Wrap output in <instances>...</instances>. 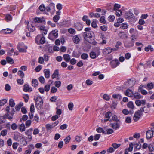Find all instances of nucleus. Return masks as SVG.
<instances>
[{
    "mask_svg": "<svg viewBox=\"0 0 154 154\" xmlns=\"http://www.w3.org/2000/svg\"><path fill=\"white\" fill-rule=\"evenodd\" d=\"M145 108V107H141L139 110L135 112L133 118V120L135 122L137 121L140 119L141 117V116L142 115L143 112L146 113L148 112L147 110H144V109Z\"/></svg>",
    "mask_w": 154,
    "mask_h": 154,
    "instance_id": "f257e3e1",
    "label": "nucleus"
},
{
    "mask_svg": "<svg viewBox=\"0 0 154 154\" xmlns=\"http://www.w3.org/2000/svg\"><path fill=\"white\" fill-rule=\"evenodd\" d=\"M33 23L36 26L39 27L41 25V23L44 22L45 21V18L42 17H36L33 19Z\"/></svg>",
    "mask_w": 154,
    "mask_h": 154,
    "instance_id": "f03ea898",
    "label": "nucleus"
},
{
    "mask_svg": "<svg viewBox=\"0 0 154 154\" xmlns=\"http://www.w3.org/2000/svg\"><path fill=\"white\" fill-rule=\"evenodd\" d=\"M35 42L38 45L43 44L45 42V38L42 35H38L35 38Z\"/></svg>",
    "mask_w": 154,
    "mask_h": 154,
    "instance_id": "7ed1b4c3",
    "label": "nucleus"
},
{
    "mask_svg": "<svg viewBox=\"0 0 154 154\" xmlns=\"http://www.w3.org/2000/svg\"><path fill=\"white\" fill-rule=\"evenodd\" d=\"M58 32L57 29L52 30L49 34L48 38L52 40H54L58 37Z\"/></svg>",
    "mask_w": 154,
    "mask_h": 154,
    "instance_id": "20e7f679",
    "label": "nucleus"
},
{
    "mask_svg": "<svg viewBox=\"0 0 154 154\" xmlns=\"http://www.w3.org/2000/svg\"><path fill=\"white\" fill-rule=\"evenodd\" d=\"M35 101L36 107L37 109H40L43 104L42 98L40 96H38L35 100Z\"/></svg>",
    "mask_w": 154,
    "mask_h": 154,
    "instance_id": "39448f33",
    "label": "nucleus"
},
{
    "mask_svg": "<svg viewBox=\"0 0 154 154\" xmlns=\"http://www.w3.org/2000/svg\"><path fill=\"white\" fill-rule=\"evenodd\" d=\"M134 37V36H131V40L130 41H126L124 43V46L126 48H131L134 46V42L136 38H132Z\"/></svg>",
    "mask_w": 154,
    "mask_h": 154,
    "instance_id": "423d86ee",
    "label": "nucleus"
},
{
    "mask_svg": "<svg viewBox=\"0 0 154 154\" xmlns=\"http://www.w3.org/2000/svg\"><path fill=\"white\" fill-rule=\"evenodd\" d=\"M17 48L20 52H26L27 47L25 46L23 42L19 43Z\"/></svg>",
    "mask_w": 154,
    "mask_h": 154,
    "instance_id": "0eeeda50",
    "label": "nucleus"
},
{
    "mask_svg": "<svg viewBox=\"0 0 154 154\" xmlns=\"http://www.w3.org/2000/svg\"><path fill=\"white\" fill-rule=\"evenodd\" d=\"M84 38L86 41H89V39H91L94 33L93 32H84L83 33Z\"/></svg>",
    "mask_w": 154,
    "mask_h": 154,
    "instance_id": "6e6552de",
    "label": "nucleus"
},
{
    "mask_svg": "<svg viewBox=\"0 0 154 154\" xmlns=\"http://www.w3.org/2000/svg\"><path fill=\"white\" fill-rule=\"evenodd\" d=\"M89 54L90 57L91 59H94L100 54V52L99 51H97L95 52L91 51L90 52Z\"/></svg>",
    "mask_w": 154,
    "mask_h": 154,
    "instance_id": "1a4fd4ad",
    "label": "nucleus"
},
{
    "mask_svg": "<svg viewBox=\"0 0 154 154\" xmlns=\"http://www.w3.org/2000/svg\"><path fill=\"white\" fill-rule=\"evenodd\" d=\"M134 85V82L133 80L129 79L128 82H125L124 86V87H125L126 88H130L133 86Z\"/></svg>",
    "mask_w": 154,
    "mask_h": 154,
    "instance_id": "9d476101",
    "label": "nucleus"
},
{
    "mask_svg": "<svg viewBox=\"0 0 154 154\" xmlns=\"http://www.w3.org/2000/svg\"><path fill=\"white\" fill-rule=\"evenodd\" d=\"M120 64L118 59H116L111 61L110 64L112 68H114Z\"/></svg>",
    "mask_w": 154,
    "mask_h": 154,
    "instance_id": "9b49d317",
    "label": "nucleus"
},
{
    "mask_svg": "<svg viewBox=\"0 0 154 154\" xmlns=\"http://www.w3.org/2000/svg\"><path fill=\"white\" fill-rule=\"evenodd\" d=\"M112 116V114L111 112L108 111L105 113V117L107 118L106 119H101L102 122H105L107 121H109L111 116Z\"/></svg>",
    "mask_w": 154,
    "mask_h": 154,
    "instance_id": "f8f14e48",
    "label": "nucleus"
},
{
    "mask_svg": "<svg viewBox=\"0 0 154 154\" xmlns=\"http://www.w3.org/2000/svg\"><path fill=\"white\" fill-rule=\"evenodd\" d=\"M45 10L48 12H49L51 10H54L55 9V4L53 3H50L48 6L45 7Z\"/></svg>",
    "mask_w": 154,
    "mask_h": 154,
    "instance_id": "ddd939ff",
    "label": "nucleus"
},
{
    "mask_svg": "<svg viewBox=\"0 0 154 154\" xmlns=\"http://www.w3.org/2000/svg\"><path fill=\"white\" fill-rule=\"evenodd\" d=\"M120 122H117L114 123H111L110 124V127H112L113 129L117 130L120 127Z\"/></svg>",
    "mask_w": 154,
    "mask_h": 154,
    "instance_id": "4468645a",
    "label": "nucleus"
},
{
    "mask_svg": "<svg viewBox=\"0 0 154 154\" xmlns=\"http://www.w3.org/2000/svg\"><path fill=\"white\" fill-rule=\"evenodd\" d=\"M33 131V129L31 128L27 130L25 132L26 135L27 136V137L30 140L32 139V133Z\"/></svg>",
    "mask_w": 154,
    "mask_h": 154,
    "instance_id": "2eb2a0df",
    "label": "nucleus"
},
{
    "mask_svg": "<svg viewBox=\"0 0 154 154\" xmlns=\"http://www.w3.org/2000/svg\"><path fill=\"white\" fill-rule=\"evenodd\" d=\"M125 16L126 19L129 20L131 19L134 17L133 13L130 11L126 12Z\"/></svg>",
    "mask_w": 154,
    "mask_h": 154,
    "instance_id": "dca6fc26",
    "label": "nucleus"
},
{
    "mask_svg": "<svg viewBox=\"0 0 154 154\" xmlns=\"http://www.w3.org/2000/svg\"><path fill=\"white\" fill-rule=\"evenodd\" d=\"M23 90L25 92H30L32 91V89L28 85L25 84L23 85Z\"/></svg>",
    "mask_w": 154,
    "mask_h": 154,
    "instance_id": "f3484780",
    "label": "nucleus"
},
{
    "mask_svg": "<svg viewBox=\"0 0 154 154\" xmlns=\"http://www.w3.org/2000/svg\"><path fill=\"white\" fill-rule=\"evenodd\" d=\"M133 93L132 90L127 89L125 92V94L128 97H131L133 96Z\"/></svg>",
    "mask_w": 154,
    "mask_h": 154,
    "instance_id": "a211bd4d",
    "label": "nucleus"
},
{
    "mask_svg": "<svg viewBox=\"0 0 154 154\" xmlns=\"http://www.w3.org/2000/svg\"><path fill=\"white\" fill-rule=\"evenodd\" d=\"M10 109V107L9 106H7L5 109L6 111L7 112L6 114V116L8 117V118L9 119H11L13 118V115L12 114L11 116H9V114H10V112H9Z\"/></svg>",
    "mask_w": 154,
    "mask_h": 154,
    "instance_id": "6ab92c4d",
    "label": "nucleus"
},
{
    "mask_svg": "<svg viewBox=\"0 0 154 154\" xmlns=\"http://www.w3.org/2000/svg\"><path fill=\"white\" fill-rule=\"evenodd\" d=\"M72 40L75 44H78L79 43L80 39L78 35H74L72 38Z\"/></svg>",
    "mask_w": 154,
    "mask_h": 154,
    "instance_id": "aec40b11",
    "label": "nucleus"
},
{
    "mask_svg": "<svg viewBox=\"0 0 154 154\" xmlns=\"http://www.w3.org/2000/svg\"><path fill=\"white\" fill-rule=\"evenodd\" d=\"M153 135V133L151 130H148L146 133V138L147 139H149L151 138Z\"/></svg>",
    "mask_w": 154,
    "mask_h": 154,
    "instance_id": "412c9836",
    "label": "nucleus"
},
{
    "mask_svg": "<svg viewBox=\"0 0 154 154\" xmlns=\"http://www.w3.org/2000/svg\"><path fill=\"white\" fill-rule=\"evenodd\" d=\"M118 35L120 38L124 39H126L128 37L127 35L125 33L122 32L119 33Z\"/></svg>",
    "mask_w": 154,
    "mask_h": 154,
    "instance_id": "4be33fe9",
    "label": "nucleus"
},
{
    "mask_svg": "<svg viewBox=\"0 0 154 154\" xmlns=\"http://www.w3.org/2000/svg\"><path fill=\"white\" fill-rule=\"evenodd\" d=\"M75 28L78 31H80L82 29V26L80 23H77L74 25Z\"/></svg>",
    "mask_w": 154,
    "mask_h": 154,
    "instance_id": "5701e85b",
    "label": "nucleus"
},
{
    "mask_svg": "<svg viewBox=\"0 0 154 154\" xmlns=\"http://www.w3.org/2000/svg\"><path fill=\"white\" fill-rule=\"evenodd\" d=\"M45 76V78H48L50 77V71L49 69H45L44 70Z\"/></svg>",
    "mask_w": 154,
    "mask_h": 154,
    "instance_id": "b1692460",
    "label": "nucleus"
},
{
    "mask_svg": "<svg viewBox=\"0 0 154 154\" xmlns=\"http://www.w3.org/2000/svg\"><path fill=\"white\" fill-rule=\"evenodd\" d=\"M130 146L128 148H126L125 150V152L124 154H129L128 152L132 151L133 149V145H129Z\"/></svg>",
    "mask_w": 154,
    "mask_h": 154,
    "instance_id": "393cba45",
    "label": "nucleus"
},
{
    "mask_svg": "<svg viewBox=\"0 0 154 154\" xmlns=\"http://www.w3.org/2000/svg\"><path fill=\"white\" fill-rule=\"evenodd\" d=\"M7 118H8V117L6 116V114L5 115L0 116V124L5 122V120Z\"/></svg>",
    "mask_w": 154,
    "mask_h": 154,
    "instance_id": "a878e982",
    "label": "nucleus"
},
{
    "mask_svg": "<svg viewBox=\"0 0 154 154\" xmlns=\"http://www.w3.org/2000/svg\"><path fill=\"white\" fill-rule=\"evenodd\" d=\"M144 87L146 88L148 90H149L152 89L154 87V84L152 83H149L147 85L146 87Z\"/></svg>",
    "mask_w": 154,
    "mask_h": 154,
    "instance_id": "bb28decb",
    "label": "nucleus"
},
{
    "mask_svg": "<svg viewBox=\"0 0 154 154\" xmlns=\"http://www.w3.org/2000/svg\"><path fill=\"white\" fill-rule=\"evenodd\" d=\"M32 86L34 87H36L38 85V82L37 80L33 79L32 81Z\"/></svg>",
    "mask_w": 154,
    "mask_h": 154,
    "instance_id": "cd10ccee",
    "label": "nucleus"
},
{
    "mask_svg": "<svg viewBox=\"0 0 154 154\" xmlns=\"http://www.w3.org/2000/svg\"><path fill=\"white\" fill-rule=\"evenodd\" d=\"M27 28L29 31L31 32H33L35 30V27L33 26L32 24H31L30 26L28 24L27 26Z\"/></svg>",
    "mask_w": 154,
    "mask_h": 154,
    "instance_id": "c85d7f7f",
    "label": "nucleus"
},
{
    "mask_svg": "<svg viewBox=\"0 0 154 154\" xmlns=\"http://www.w3.org/2000/svg\"><path fill=\"white\" fill-rule=\"evenodd\" d=\"M6 60L7 62L10 64H12L14 63V60L9 57H7L6 58Z\"/></svg>",
    "mask_w": 154,
    "mask_h": 154,
    "instance_id": "c756f323",
    "label": "nucleus"
},
{
    "mask_svg": "<svg viewBox=\"0 0 154 154\" xmlns=\"http://www.w3.org/2000/svg\"><path fill=\"white\" fill-rule=\"evenodd\" d=\"M127 106L129 108L133 109L134 108V104L132 101H130L127 104Z\"/></svg>",
    "mask_w": 154,
    "mask_h": 154,
    "instance_id": "7c9ffc66",
    "label": "nucleus"
},
{
    "mask_svg": "<svg viewBox=\"0 0 154 154\" xmlns=\"http://www.w3.org/2000/svg\"><path fill=\"white\" fill-rule=\"evenodd\" d=\"M112 97L117 100H120L122 98V97L120 94H113Z\"/></svg>",
    "mask_w": 154,
    "mask_h": 154,
    "instance_id": "2f4dec72",
    "label": "nucleus"
},
{
    "mask_svg": "<svg viewBox=\"0 0 154 154\" xmlns=\"http://www.w3.org/2000/svg\"><path fill=\"white\" fill-rule=\"evenodd\" d=\"M63 58L65 60L66 62H68L69 61L70 58V56L68 54H65L63 55Z\"/></svg>",
    "mask_w": 154,
    "mask_h": 154,
    "instance_id": "473e14b6",
    "label": "nucleus"
},
{
    "mask_svg": "<svg viewBox=\"0 0 154 154\" xmlns=\"http://www.w3.org/2000/svg\"><path fill=\"white\" fill-rule=\"evenodd\" d=\"M59 75L58 70L57 69L55 70L54 72L52 75V79H54L57 77Z\"/></svg>",
    "mask_w": 154,
    "mask_h": 154,
    "instance_id": "72a5a7b5",
    "label": "nucleus"
},
{
    "mask_svg": "<svg viewBox=\"0 0 154 154\" xmlns=\"http://www.w3.org/2000/svg\"><path fill=\"white\" fill-rule=\"evenodd\" d=\"M23 105V103L21 102L18 105H17L15 107L16 110L17 111H19Z\"/></svg>",
    "mask_w": 154,
    "mask_h": 154,
    "instance_id": "f704fd0d",
    "label": "nucleus"
},
{
    "mask_svg": "<svg viewBox=\"0 0 154 154\" xmlns=\"http://www.w3.org/2000/svg\"><path fill=\"white\" fill-rule=\"evenodd\" d=\"M122 112L123 114H124L125 115H127L129 113H130V114L133 113V111H128V109H124L122 110Z\"/></svg>",
    "mask_w": 154,
    "mask_h": 154,
    "instance_id": "c9c22d12",
    "label": "nucleus"
},
{
    "mask_svg": "<svg viewBox=\"0 0 154 154\" xmlns=\"http://www.w3.org/2000/svg\"><path fill=\"white\" fill-rule=\"evenodd\" d=\"M55 127V125H52V124H48L46 125V128L48 130H51Z\"/></svg>",
    "mask_w": 154,
    "mask_h": 154,
    "instance_id": "e433bc0d",
    "label": "nucleus"
},
{
    "mask_svg": "<svg viewBox=\"0 0 154 154\" xmlns=\"http://www.w3.org/2000/svg\"><path fill=\"white\" fill-rule=\"evenodd\" d=\"M104 52H106V54H109L112 52L111 48L110 47H107V48L104 49Z\"/></svg>",
    "mask_w": 154,
    "mask_h": 154,
    "instance_id": "4c0bfd02",
    "label": "nucleus"
},
{
    "mask_svg": "<svg viewBox=\"0 0 154 154\" xmlns=\"http://www.w3.org/2000/svg\"><path fill=\"white\" fill-rule=\"evenodd\" d=\"M9 105L11 107H14L15 105L14 100L12 99H11L9 101Z\"/></svg>",
    "mask_w": 154,
    "mask_h": 154,
    "instance_id": "58836bf2",
    "label": "nucleus"
},
{
    "mask_svg": "<svg viewBox=\"0 0 154 154\" xmlns=\"http://www.w3.org/2000/svg\"><path fill=\"white\" fill-rule=\"evenodd\" d=\"M97 20L96 19L93 20V21L91 23V26L94 28H96L97 27Z\"/></svg>",
    "mask_w": 154,
    "mask_h": 154,
    "instance_id": "ea45409f",
    "label": "nucleus"
},
{
    "mask_svg": "<svg viewBox=\"0 0 154 154\" xmlns=\"http://www.w3.org/2000/svg\"><path fill=\"white\" fill-rule=\"evenodd\" d=\"M88 57V55L86 53H84L81 55V58L83 60H86Z\"/></svg>",
    "mask_w": 154,
    "mask_h": 154,
    "instance_id": "a19ab883",
    "label": "nucleus"
},
{
    "mask_svg": "<svg viewBox=\"0 0 154 154\" xmlns=\"http://www.w3.org/2000/svg\"><path fill=\"white\" fill-rule=\"evenodd\" d=\"M75 141H76L78 143L80 142L82 140V137L79 136H76L75 138Z\"/></svg>",
    "mask_w": 154,
    "mask_h": 154,
    "instance_id": "79ce46f5",
    "label": "nucleus"
},
{
    "mask_svg": "<svg viewBox=\"0 0 154 154\" xmlns=\"http://www.w3.org/2000/svg\"><path fill=\"white\" fill-rule=\"evenodd\" d=\"M127 24L125 23H122L120 27V28L122 29H127Z\"/></svg>",
    "mask_w": 154,
    "mask_h": 154,
    "instance_id": "37998d69",
    "label": "nucleus"
},
{
    "mask_svg": "<svg viewBox=\"0 0 154 154\" xmlns=\"http://www.w3.org/2000/svg\"><path fill=\"white\" fill-rule=\"evenodd\" d=\"M120 5L119 4H115L114 6V10L115 11L119 10V9L120 8Z\"/></svg>",
    "mask_w": 154,
    "mask_h": 154,
    "instance_id": "c03bdc74",
    "label": "nucleus"
},
{
    "mask_svg": "<svg viewBox=\"0 0 154 154\" xmlns=\"http://www.w3.org/2000/svg\"><path fill=\"white\" fill-rule=\"evenodd\" d=\"M71 139L69 135L66 137L64 139V141L66 144H68L69 143V141Z\"/></svg>",
    "mask_w": 154,
    "mask_h": 154,
    "instance_id": "a18cd8bd",
    "label": "nucleus"
},
{
    "mask_svg": "<svg viewBox=\"0 0 154 154\" xmlns=\"http://www.w3.org/2000/svg\"><path fill=\"white\" fill-rule=\"evenodd\" d=\"M19 129L21 131H25V128L24 124L23 123L21 124L20 126Z\"/></svg>",
    "mask_w": 154,
    "mask_h": 154,
    "instance_id": "49530a36",
    "label": "nucleus"
},
{
    "mask_svg": "<svg viewBox=\"0 0 154 154\" xmlns=\"http://www.w3.org/2000/svg\"><path fill=\"white\" fill-rule=\"evenodd\" d=\"M61 83L60 81H56L54 82V85L55 86L59 88L61 85Z\"/></svg>",
    "mask_w": 154,
    "mask_h": 154,
    "instance_id": "de8ad7c7",
    "label": "nucleus"
},
{
    "mask_svg": "<svg viewBox=\"0 0 154 154\" xmlns=\"http://www.w3.org/2000/svg\"><path fill=\"white\" fill-rule=\"evenodd\" d=\"M18 75L21 78H23L24 76V74L22 70H19L18 72Z\"/></svg>",
    "mask_w": 154,
    "mask_h": 154,
    "instance_id": "09e8293b",
    "label": "nucleus"
},
{
    "mask_svg": "<svg viewBox=\"0 0 154 154\" xmlns=\"http://www.w3.org/2000/svg\"><path fill=\"white\" fill-rule=\"evenodd\" d=\"M7 102V100L6 99H3L0 100V106H3Z\"/></svg>",
    "mask_w": 154,
    "mask_h": 154,
    "instance_id": "8fccbe9b",
    "label": "nucleus"
},
{
    "mask_svg": "<svg viewBox=\"0 0 154 154\" xmlns=\"http://www.w3.org/2000/svg\"><path fill=\"white\" fill-rule=\"evenodd\" d=\"M133 96H134V98L137 99L141 98V95L138 93L135 94H133Z\"/></svg>",
    "mask_w": 154,
    "mask_h": 154,
    "instance_id": "3c124183",
    "label": "nucleus"
},
{
    "mask_svg": "<svg viewBox=\"0 0 154 154\" xmlns=\"http://www.w3.org/2000/svg\"><path fill=\"white\" fill-rule=\"evenodd\" d=\"M96 131L98 133H100L101 132L105 133L104 130L101 128L99 127L96 129Z\"/></svg>",
    "mask_w": 154,
    "mask_h": 154,
    "instance_id": "603ef678",
    "label": "nucleus"
},
{
    "mask_svg": "<svg viewBox=\"0 0 154 154\" xmlns=\"http://www.w3.org/2000/svg\"><path fill=\"white\" fill-rule=\"evenodd\" d=\"M86 84L87 85H92L93 82L92 81L90 80V79H87L86 81Z\"/></svg>",
    "mask_w": 154,
    "mask_h": 154,
    "instance_id": "864d4df0",
    "label": "nucleus"
},
{
    "mask_svg": "<svg viewBox=\"0 0 154 154\" xmlns=\"http://www.w3.org/2000/svg\"><path fill=\"white\" fill-rule=\"evenodd\" d=\"M7 130L6 129H5L2 130L1 131V135L2 136H6L7 133Z\"/></svg>",
    "mask_w": 154,
    "mask_h": 154,
    "instance_id": "5fc2aeb1",
    "label": "nucleus"
},
{
    "mask_svg": "<svg viewBox=\"0 0 154 154\" xmlns=\"http://www.w3.org/2000/svg\"><path fill=\"white\" fill-rule=\"evenodd\" d=\"M100 21L103 24L106 23V21L105 19V17L104 16H102L100 19Z\"/></svg>",
    "mask_w": 154,
    "mask_h": 154,
    "instance_id": "6e6d98bb",
    "label": "nucleus"
},
{
    "mask_svg": "<svg viewBox=\"0 0 154 154\" xmlns=\"http://www.w3.org/2000/svg\"><path fill=\"white\" fill-rule=\"evenodd\" d=\"M60 17L59 16L55 15L53 18V20L55 22H57L59 19Z\"/></svg>",
    "mask_w": 154,
    "mask_h": 154,
    "instance_id": "4d7b16f0",
    "label": "nucleus"
},
{
    "mask_svg": "<svg viewBox=\"0 0 154 154\" xmlns=\"http://www.w3.org/2000/svg\"><path fill=\"white\" fill-rule=\"evenodd\" d=\"M68 31L71 34H75L76 32L75 30L72 28L69 29H68Z\"/></svg>",
    "mask_w": 154,
    "mask_h": 154,
    "instance_id": "13d9d810",
    "label": "nucleus"
},
{
    "mask_svg": "<svg viewBox=\"0 0 154 154\" xmlns=\"http://www.w3.org/2000/svg\"><path fill=\"white\" fill-rule=\"evenodd\" d=\"M39 10L43 12L45 10V7L43 4L41 5L39 7Z\"/></svg>",
    "mask_w": 154,
    "mask_h": 154,
    "instance_id": "bf43d9fd",
    "label": "nucleus"
},
{
    "mask_svg": "<svg viewBox=\"0 0 154 154\" xmlns=\"http://www.w3.org/2000/svg\"><path fill=\"white\" fill-rule=\"evenodd\" d=\"M108 18L110 22H112L114 20L115 18V17L113 15H111Z\"/></svg>",
    "mask_w": 154,
    "mask_h": 154,
    "instance_id": "052dcab7",
    "label": "nucleus"
},
{
    "mask_svg": "<svg viewBox=\"0 0 154 154\" xmlns=\"http://www.w3.org/2000/svg\"><path fill=\"white\" fill-rule=\"evenodd\" d=\"M112 119L115 121L116 122H120L118 119L117 116L116 115H113L112 118Z\"/></svg>",
    "mask_w": 154,
    "mask_h": 154,
    "instance_id": "680f3d73",
    "label": "nucleus"
},
{
    "mask_svg": "<svg viewBox=\"0 0 154 154\" xmlns=\"http://www.w3.org/2000/svg\"><path fill=\"white\" fill-rule=\"evenodd\" d=\"M57 90V89L55 87H52L51 89V92L52 93L56 92Z\"/></svg>",
    "mask_w": 154,
    "mask_h": 154,
    "instance_id": "e2e57ef3",
    "label": "nucleus"
},
{
    "mask_svg": "<svg viewBox=\"0 0 154 154\" xmlns=\"http://www.w3.org/2000/svg\"><path fill=\"white\" fill-rule=\"evenodd\" d=\"M17 83L20 85H22L24 83V81L22 79H18L17 80Z\"/></svg>",
    "mask_w": 154,
    "mask_h": 154,
    "instance_id": "0e129e2a",
    "label": "nucleus"
},
{
    "mask_svg": "<svg viewBox=\"0 0 154 154\" xmlns=\"http://www.w3.org/2000/svg\"><path fill=\"white\" fill-rule=\"evenodd\" d=\"M39 130L37 128H35L33 130V134L34 135H36L38 134L39 132Z\"/></svg>",
    "mask_w": 154,
    "mask_h": 154,
    "instance_id": "69168bd1",
    "label": "nucleus"
},
{
    "mask_svg": "<svg viewBox=\"0 0 154 154\" xmlns=\"http://www.w3.org/2000/svg\"><path fill=\"white\" fill-rule=\"evenodd\" d=\"M131 57V55L129 53H126L125 55V58L126 59H129Z\"/></svg>",
    "mask_w": 154,
    "mask_h": 154,
    "instance_id": "338daca9",
    "label": "nucleus"
},
{
    "mask_svg": "<svg viewBox=\"0 0 154 154\" xmlns=\"http://www.w3.org/2000/svg\"><path fill=\"white\" fill-rule=\"evenodd\" d=\"M103 98L106 101L109 100L110 99L109 95L106 94H105L103 95Z\"/></svg>",
    "mask_w": 154,
    "mask_h": 154,
    "instance_id": "774afa93",
    "label": "nucleus"
}]
</instances>
